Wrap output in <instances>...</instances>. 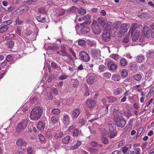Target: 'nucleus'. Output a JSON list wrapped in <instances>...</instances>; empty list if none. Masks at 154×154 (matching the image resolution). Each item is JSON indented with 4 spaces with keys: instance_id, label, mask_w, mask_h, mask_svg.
Segmentation results:
<instances>
[{
    "instance_id": "obj_22",
    "label": "nucleus",
    "mask_w": 154,
    "mask_h": 154,
    "mask_svg": "<svg viewBox=\"0 0 154 154\" xmlns=\"http://www.w3.org/2000/svg\"><path fill=\"white\" fill-rule=\"evenodd\" d=\"M98 24H97L100 25H101L102 27L103 25L106 23L105 22V19L101 17H99L98 18Z\"/></svg>"
},
{
    "instance_id": "obj_55",
    "label": "nucleus",
    "mask_w": 154,
    "mask_h": 154,
    "mask_svg": "<svg viewBox=\"0 0 154 154\" xmlns=\"http://www.w3.org/2000/svg\"><path fill=\"white\" fill-rule=\"evenodd\" d=\"M38 136L39 140L41 141L44 142L45 140V137L42 134H39L38 135Z\"/></svg>"
},
{
    "instance_id": "obj_45",
    "label": "nucleus",
    "mask_w": 154,
    "mask_h": 154,
    "mask_svg": "<svg viewBox=\"0 0 154 154\" xmlns=\"http://www.w3.org/2000/svg\"><path fill=\"white\" fill-rule=\"evenodd\" d=\"M82 143V142L80 141H78L76 144L74 145V146H72V149H77L79 146Z\"/></svg>"
},
{
    "instance_id": "obj_59",
    "label": "nucleus",
    "mask_w": 154,
    "mask_h": 154,
    "mask_svg": "<svg viewBox=\"0 0 154 154\" xmlns=\"http://www.w3.org/2000/svg\"><path fill=\"white\" fill-rule=\"evenodd\" d=\"M129 42V38L128 36H125L123 39V42L125 43H127Z\"/></svg>"
},
{
    "instance_id": "obj_42",
    "label": "nucleus",
    "mask_w": 154,
    "mask_h": 154,
    "mask_svg": "<svg viewBox=\"0 0 154 154\" xmlns=\"http://www.w3.org/2000/svg\"><path fill=\"white\" fill-rule=\"evenodd\" d=\"M112 79L115 81H118L120 80L121 77L118 75H115L112 76Z\"/></svg>"
},
{
    "instance_id": "obj_20",
    "label": "nucleus",
    "mask_w": 154,
    "mask_h": 154,
    "mask_svg": "<svg viewBox=\"0 0 154 154\" xmlns=\"http://www.w3.org/2000/svg\"><path fill=\"white\" fill-rule=\"evenodd\" d=\"M96 79V76H91L89 77L87 80L88 84L91 85L94 82Z\"/></svg>"
},
{
    "instance_id": "obj_27",
    "label": "nucleus",
    "mask_w": 154,
    "mask_h": 154,
    "mask_svg": "<svg viewBox=\"0 0 154 154\" xmlns=\"http://www.w3.org/2000/svg\"><path fill=\"white\" fill-rule=\"evenodd\" d=\"M112 121H110L108 124V127L109 128V130L111 131L113 130V129H116V126L115 124H112Z\"/></svg>"
},
{
    "instance_id": "obj_9",
    "label": "nucleus",
    "mask_w": 154,
    "mask_h": 154,
    "mask_svg": "<svg viewBox=\"0 0 154 154\" xmlns=\"http://www.w3.org/2000/svg\"><path fill=\"white\" fill-rule=\"evenodd\" d=\"M100 51L98 50L93 49L90 51V54L94 59H97L100 56Z\"/></svg>"
},
{
    "instance_id": "obj_49",
    "label": "nucleus",
    "mask_w": 154,
    "mask_h": 154,
    "mask_svg": "<svg viewBox=\"0 0 154 154\" xmlns=\"http://www.w3.org/2000/svg\"><path fill=\"white\" fill-rule=\"evenodd\" d=\"M148 57L149 58H154V51L153 50L150 51Z\"/></svg>"
},
{
    "instance_id": "obj_48",
    "label": "nucleus",
    "mask_w": 154,
    "mask_h": 154,
    "mask_svg": "<svg viewBox=\"0 0 154 154\" xmlns=\"http://www.w3.org/2000/svg\"><path fill=\"white\" fill-rule=\"evenodd\" d=\"M55 78V77L54 76V74H51L49 76L48 79V82H50Z\"/></svg>"
},
{
    "instance_id": "obj_35",
    "label": "nucleus",
    "mask_w": 154,
    "mask_h": 154,
    "mask_svg": "<svg viewBox=\"0 0 154 154\" xmlns=\"http://www.w3.org/2000/svg\"><path fill=\"white\" fill-rule=\"evenodd\" d=\"M59 48V47L57 45H54L53 46H49L48 47L47 49L48 50L50 51H57Z\"/></svg>"
},
{
    "instance_id": "obj_39",
    "label": "nucleus",
    "mask_w": 154,
    "mask_h": 154,
    "mask_svg": "<svg viewBox=\"0 0 154 154\" xmlns=\"http://www.w3.org/2000/svg\"><path fill=\"white\" fill-rule=\"evenodd\" d=\"M78 12L81 15H84L86 13V11L85 9L80 8L78 9Z\"/></svg>"
},
{
    "instance_id": "obj_31",
    "label": "nucleus",
    "mask_w": 154,
    "mask_h": 154,
    "mask_svg": "<svg viewBox=\"0 0 154 154\" xmlns=\"http://www.w3.org/2000/svg\"><path fill=\"white\" fill-rule=\"evenodd\" d=\"M112 130V131L111 130L109 131L110 135H109V137L110 138L113 137L116 135V129H114Z\"/></svg>"
},
{
    "instance_id": "obj_3",
    "label": "nucleus",
    "mask_w": 154,
    "mask_h": 154,
    "mask_svg": "<svg viewBox=\"0 0 154 154\" xmlns=\"http://www.w3.org/2000/svg\"><path fill=\"white\" fill-rule=\"evenodd\" d=\"M91 23V21H85L83 23H80V26H82L80 31L83 34H86L90 31V29L88 27Z\"/></svg>"
},
{
    "instance_id": "obj_41",
    "label": "nucleus",
    "mask_w": 154,
    "mask_h": 154,
    "mask_svg": "<svg viewBox=\"0 0 154 154\" xmlns=\"http://www.w3.org/2000/svg\"><path fill=\"white\" fill-rule=\"evenodd\" d=\"M78 8L75 6H73L69 9V12L71 13H76L78 12Z\"/></svg>"
},
{
    "instance_id": "obj_54",
    "label": "nucleus",
    "mask_w": 154,
    "mask_h": 154,
    "mask_svg": "<svg viewBox=\"0 0 154 154\" xmlns=\"http://www.w3.org/2000/svg\"><path fill=\"white\" fill-rule=\"evenodd\" d=\"M51 66L54 69H57L58 68V66L56 63L54 62H52L51 63Z\"/></svg>"
},
{
    "instance_id": "obj_52",
    "label": "nucleus",
    "mask_w": 154,
    "mask_h": 154,
    "mask_svg": "<svg viewBox=\"0 0 154 154\" xmlns=\"http://www.w3.org/2000/svg\"><path fill=\"white\" fill-rule=\"evenodd\" d=\"M12 23V21L11 20H8L7 21H5L3 22V23L2 25H4L5 26L6 25L7 26H8V25L11 24Z\"/></svg>"
},
{
    "instance_id": "obj_4",
    "label": "nucleus",
    "mask_w": 154,
    "mask_h": 154,
    "mask_svg": "<svg viewBox=\"0 0 154 154\" xmlns=\"http://www.w3.org/2000/svg\"><path fill=\"white\" fill-rule=\"evenodd\" d=\"M114 121L118 127L122 128L126 124L125 119L122 116L116 117L114 119Z\"/></svg>"
},
{
    "instance_id": "obj_29",
    "label": "nucleus",
    "mask_w": 154,
    "mask_h": 154,
    "mask_svg": "<svg viewBox=\"0 0 154 154\" xmlns=\"http://www.w3.org/2000/svg\"><path fill=\"white\" fill-rule=\"evenodd\" d=\"M119 63L120 65L123 66H126L128 64L126 59L124 58H122L120 60Z\"/></svg>"
},
{
    "instance_id": "obj_51",
    "label": "nucleus",
    "mask_w": 154,
    "mask_h": 154,
    "mask_svg": "<svg viewBox=\"0 0 154 154\" xmlns=\"http://www.w3.org/2000/svg\"><path fill=\"white\" fill-rule=\"evenodd\" d=\"M121 24V23L120 22H118L117 23H115L114 25L113 28L115 29H117L119 28Z\"/></svg>"
},
{
    "instance_id": "obj_12",
    "label": "nucleus",
    "mask_w": 154,
    "mask_h": 154,
    "mask_svg": "<svg viewBox=\"0 0 154 154\" xmlns=\"http://www.w3.org/2000/svg\"><path fill=\"white\" fill-rule=\"evenodd\" d=\"M142 33L144 35L148 38L149 37V29L148 26H144L142 29Z\"/></svg>"
},
{
    "instance_id": "obj_40",
    "label": "nucleus",
    "mask_w": 154,
    "mask_h": 154,
    "mask_svg": "<svg viewBox=\"0 0 154 154\" xmlns=\"http://www.w3.org/2000/svg\"><path fill=\"white\" fill-rule=\"evenodd\" d=\"M128 71L127 70L125 69L122 70L121 73V75L122 77H126L128 75Z\"/></svg>"
},
{
    "instance_id": "obj_16",
    "label": "nucleus",
    "mask_w": 154,
    "mask_h": 154,
    "mask_svg": "<svg viewBox=\"0 0 154 154\" xmlns=\"http://www.w3.org/2000/svg\"><path fill=\"white\" fill-rule=\"evenodd\" d=\"M128 67L133 72L136 71L138 69L137 64L134 63H130L129 64Z\"/></svg>"
},
{
    "instance_id": "obj_19",
    "label": "nucleus",
    "mask_w": 154,
    "mask_h": 154,
    "mask_svg": "<svg viewBox=\"0 0 154 154\" xmlns=\"http://www.w3.org/2000/svg\"><path fill=\"white\" fill-rule=\"evenodd\" d=\"M104 133H102V137L101 138V140L102 142V143L105 144H108L109 143V141L108 140V139L105 137H103V136L105 135L107 133V132L106 131H104Z\"/></svg>"
},
{
    "instance_id": "obj_60",
    "label": "nucleus",
    "mask_w": 154,
    "mask_h": 154,
    "mask_svg": "<svg viewBox=\"0 0 154 154\" xmlns=\"http://www.w3.org/2000/svg\"><path fill=\"white\" fill-rule=\"evenodd\" d=\"M20 8H21L22 11H24V10L27 11L29 9V7L26 6H22Z\"/></svg>"
},
{
    "instance_id": "obj_5",
    "label": "nucleus",
    "mask_w": 154,
    "mask_h": 154,
    "mask_svg": "<svg viewBox=\"0 0 154 154\" xmlns=\"http://www.w3.org/2000/svg\"><path fill=\"white\" fill-rule=\"evenodd\" d=\"M79 59L83 61L87 62L90 60V57L87 52L81 51L79 54Z\"/></svg>"
},
{
    "instance_id": "obj_50",
    "label": "nucleus",
    "mask_w": 154,
    "mask_h": 154,
    "mask_svg": "<svg viewBox=\"0 0 154 154\" xmlns=\"http://www.w3.org/2000/svg\"><path fill=\"white\" fill-rule=\"evenodd\" d=\"M119 111L116 109H114L113 110V114L114 115V119L116 117H118V115L119 113Z\"/></svg>"
},
{
    "instance_id": "obj_10",
    "label": "nucleus",
    "mask_w": 154,
    "mask_h": 154,
    "mask_svg": "<svg viewBox=\"0 0 154 154\" xmlns=\"http://www.w3.org/2000/svg\"><path fill=\"white\" fill-rule=\"evenodd\" d=\"M62 120L65 128H67L70 122V119L68 115L67 114L64 115Z\"/></svg>"
},
{
    "instance_id": "obj_34",
    "label": "nucleus",
    "mask_w": 154,
    "mask_h": 154,
    "mask_svg": "<svg viewBox=\"0 0 154 154\" xmlns=\"http://www.w3.org/2000/svg\"><path fill=\"white\" fill-rule=\"evenodd\" d=\"M2 26L0 28V33H2L7 31L8 29V27L4 25H2Z\"/></svg>"
},
{
    "instance_id": "obj_8",
    "label": "nucleus",
    "mask_w": 154,
    "mask_h": 154,
    "mask_svg": "<svg viewBox=\"0 0 154 154\" xmlns=\"http://www.w3.org/2000/svg\"><path fill=\"white\" fill-rule=\"evenodd\" d=\"M101 37L103 40L105 42H108L110 41L111 38L110 32L103 31Z\"/></svg>"
},
{
    "instance_id": "obj_38",
    "label": "nucleus",
    "mask_w": 154,
    "mask_h": 154,
    "mask_svg": "<svg viewBox=\"0 0 154 154\" xmlns=\"http://www.w3.org/2000/svg\"><path fill=\"white\" fill-rule=\"evenodd\" d=\"M107 69V67L103 64L100 65L99 67V70L100 72H103L106 71Z\"/></svg>"
},
{
    "instance_id": "obj_7",
    "label": "nucleus",
    "mask_w": 154,
    "mask_h": 154,
    "mask_svg": "<svg viewBox=\"0 0 154 154\" xmlns=\"http://www.w3.org/2000/svg\"><path fill=\"white\" fill-rule=\"evenodd\" d=\"M102 28L101 25L98 24H94L92 26V30L94 34H98L101 32Z\"/></svg>"
},
{
    "instance_id": "obj_6",
    "label": "nucleus",
    "mask_w": 154,
    "mask_h": 154,
    "mask_svg": "<svg viewBox=\"0 0 154 154\" xmlns=\"http://www.w3.org/2000/svg\"><path fill=\"white\" fill-rule=\"evenodd\" d=\"M130 26V25L128 23H123L121 25L119 31V33L121 34V36L124 35L127 32Z\"/></svg>"
},
{
    "instance_id": "obj_30",
    "label": "nucleus",
    "mask_w": 154,
    "mask_h": 154,
    "mask_svg": "<svg viewBox=\"0 0 154 154\" xmlns=\"http://www.w3.org/2000/svg\"><path fill=\"white\" fill-rule=\"evenodd\" d=\"M36 18L38 22L41 23H44L46 22L45 17H41V15L37 16Z\"/></svg>"
},
{
    "instance_id": "obj_37",
    "label": "nucleus",
    "mask_w": 154,
    "mask_h": 154,
    "mask_svg": "<svg viewBox=\"0 0 154 154\" xmlns=\"http://www.w3.org/2000/svg\"><path fill=\"white\" fill-rule=\"evenodd\" d=\"M149 29L151 31V36L154 38V23L150 26Z\"/></svg>"
},
{
    "instance_id": "obj_53",
    "label": "nucleus",
    "mask_w": 154,
    "mask_h": 154,
    "mask_svg": "<svg viewBox=\"0 0 154 154\" xmlns=\"http://www.w3.org/2000/svg\"><path fill=\"white\" fill-rule=\"evenodd\" d=\"M38 12L41 14H45L46 13V10L44 8H40L38 9Z\"/></svg>"
},
{
    "instance_id": "obj_61",
    "label": "nucleus",
    "mask_w": 154,
    "mask_h": 154,
    "mask_svg": "<svg viewBox=\"0 0 154 154\" xmlns=\"http://www.w3.org/2000/svg\"><path fill=\"white\" fill-rule=\"evenodd\" d=\"M79 84V82L77 80H75L74 81V82L73 84V86L74 87H76Z\"/></svg>"
},
{
    "instance_id": "obj_62",
    "label": "nucleus",
    "mask_w": 154,
    "mask_h": 154,
    "mask_svg": "<svg viewBox=\"0 0 154 154\" xmlns=\"http://www.w3.org/2000/svg\"><path fill=\"white\" fill-rule=\"evenodd\" d=\"M89 44L91 46H94L96 45V43L94 41H88Z\"/></svg>"
},
{
    "instance_id": "obj_18",
    "label": "nucleus",
    "mask_w": 154,
    "mask_h": 154,
    "mask_svg": "<svg viewBox=\"0 0 154 154\" xmlns=\"http://www.w3.org/2000/svg\"><path fill=\"white\" fill-rule=\"evenodd\" d=\"M37 128L40 130L43 131L45 127V123L42 121H39L37 124Z\"/></svg>"
},
{
    "instance_id": "obj_2",
    "label": "nucleus",
    "mask_w": 154,
    "mask_h": 154,
    "mask_svg": "<svg viewBox=\"0 0 154 154\" xmlns=\"http://www.w3.org/2000/svg\"><path fill=\"white\" fill-rule=\"evenodd\" d=\"M28 122V119H26L19 122L16 128V131L19 133L21 132L26 128Z\"/></svg>"
},
{
    "instance_id": "obj_14",
    "label": "nucleus",
    "mask_w": 154,
    "mask_h": 154,
    "mask_svg": "<svg viewBox=\"0 0 154 154\" xmlns=\"http://www.w3.org/2000/svg\"><path fill=\"white\" fill-rule=\"evenodd\" d=\"M108 67L109 70H114L116 69L117 65L111 61L107 63Z\"/></svg>"
},
{
    "instance_id": "obj_44",
    "label": "nucleus",
    "mask_w": 154,
    "mask_h": 154,
    "mask_svg": "<svg viewBox=\"0 0 154 154\" xmlns=\"http://www.w3.org/2000/svg\"><path fill=\"white\" fill-rule=\"evenodd\" d=\"M63 134V132L62 131H60L58 133H57L55 134L54 137L56 138L57 139L62 137Z\"/></svg>"
},
{
    "instance_id": "obj_47",
    "label": "nucleus",
    "mask_w": 154,
    "mask_h": 154,
    "mask_svg": "<svg viewBox=\"0 0 154 154\" xmlns=\"http://www.w3.org/2000/svg\"><path fill=\"white\" fill-rule=\"evenodd\" d=\"M79 134V130L78 129H75L72 133L73 136L74 137H76L78 136Z\"/></svg>"
},
{
    "instance_id": "obj_24",
    "label": "nucleus",
    "mask_w": 154,
    "mask_h": 154,
    "mask_svg": "<svg viewBox=\"0 0 154 154\" xmlns=\"http://www.w3.org/2000/svg\"><path fill=\"white\" fill-rule=\"evenodd\" d=\"M59 118L57 116H52L50 118L51 122L53 124H57L58 123Z\"/></svg>"
},
{
    "instance_id": "obj_46",
    "label": "nucleus",
    "mask_w": 154,
    "mask_h": 154,
    "mask_svg": "<svg viewBox=\"0 0 154 154\" xmlns=\"http://www.w3.org/2000/svg\"><path fill=\"white\" fill-rule=\"evenodd\" d=\"M86 42L84 40L79 39L78 42V45L80 46H84L86 45Z\"/></svg>"
},
{
    "instance_id": "obj_26",
    "label": "nucleus",
    "mask_w": 154,
    "mask_h": 154,
    "mask_svg": "<svg viewBox=\"0 0 154 154\" xmlns=\"http://www.w3.org/2000/svg\"><path fill=\"white\" fill-rule=\"evenodd\" d=\"M112 121H110L108 124V127L109 128V130L111 131L113 130V129H116V126L115 124H112Z\"/></svg>"
},
{
    "instance_id": "obj_11",
    "label": "nucleus",
    "mask_w": 154,
    "mask_h": 154,
    "mask_svg": "<svg viewBox=\"0 0 154 154\" xmlns=\"http://www.w3.org/2000/svg\"><path fill=\"white\" fill-rule=\"evenodd\" d=\"M112 25V23L108 21L102 27H104V31H106L110 33V30Z\"/></svg>"
},
{
    "instance_id": "obj_36",
    "label": "nucleus",
    "mask_w": 154,
    "mask_h": 154,
    "mask_svg": "<svg viewBox=\"0 0 154 154\" xmlns=\"http://www.w3.org/2000/svg\"><path fill=\"white\" fill-rule=\"evenodd\" d=\"M60 112V110L58 109L54 108L52 110L51 113L53 115L59 114Z\"/></svg>"
},
{
    "instance_id": "obj_57",
    "label": "nucleus",
    "mask_w": 154,
    "mask_h": 154,
    "mask_svg": "<svg viewBox=\"0 0 154 154\" xmlns=\"http://www.w3.org/2000/svg\"><path fill=\"white\" fill-rule=\"evenodd\" d=\"M14 42L13 41L11 40L9 42L8 46L10 48H12L14 46Z\"/></svg>"
},
{
    "instance_id": "obj_15",
    "label": "nucleus",
    "mask_w": 154,
    "mask_h": 154,
    "mask_svg": "<svg viewBox=\"0 0 154 154\" xmlns=\"http://www.w3.org/2000/svg\"><path fill=\"white\" fill-rule=\"evenodd\" d=\"M96 103L95 101L88 100L86 102V104L88 107L92 109L96 106Z\"/></svg>"
},
{
    "instance_id": "obj_13",
    "label": "nucleus",
    "mask_w": 154,
    "mask_h": 154,
    "mask_svg": "<svg viewBox=\"0 0 154 154\" xmlns=\"http://www.w3.org/2000/svg\"><path fill=\"white\" fill-rule=\"evenodd\" d=\"M27 143L22 138H18L16 142V144L18 146H26Z\"/></svg>"
},
{
    "instance_id": "obj_43",
    "label": "nucleus",
    "mask_w": 154,
    "mask_h": 154,
    "mask_svg": "<svg viewBox=\"0 0 154 154\" xmlns=\"http://www.w3.org/2000/svg\"><path fill=\"white\" fill-rule=\"evenodd\" d=\"M122 91V90L121 88H118L116 90H114V94L116 95H118L120 94Z\"/></svg>"
},
{
    "instance_id": "obj_1",
    "label": "nucleus",
    "mask_w": 154,
    "mask_h": 154,
    "mask_svg": "<svg viewBox=\"0 0 154 154\" xmlns=\"http://www.w3.org/2000/svg\"><path fill=\"white\" fill-rule=\"evenodd\" d=\"M43 110L42 106H37L33 108L30 113V118L32 120H37L41 117Z\"/></svg>"
},
{
    "instance_id": "obj_23",
    "label": "nucleus",
    "mask_w": 154,
    "mask_h": 154,
    "mask_svg": "<svg viewBox=\"0 0 154 154\" xmlns=\"http://www.w3.org/2000/svg\"><path fill=\"white\" fill-rule=\"evenodd\" d=\"M80 113L79 110L77 109H75L72 112V115L73 118H76Z\"/></svg>"
},
{
    "instance_id": "obj_21",
    "label": "nucleus",
    "mask_w": 154,
    "mask_h": 154,
    "mask_svg": "<svg viewBox=\"0 0 154 154\" xmlns=\"http://www.w3.org/2000/svg\"><path fill=\"white\" fill-rule=\"evenodd\" d=\"M139 31L138 30H137L134 33L132 38V40L133 42H135L139 38Z\"/></svg>"
},
{
    "instance_id": "obj_56",
    "label": "nucleus",
    "mask_w": 154,
    "mask_h": 154,
    "mask_svg": "<svg viewBox=\"0 0 154 154\" xmlns=\"http://www.w3.org/2000/svg\"><path fill=\"white\" fill-rule=\"evenodd\" d=\"M84 20L85 21H90V20L91 18V17L89 15H87L86 16L84 17Z\"/></svg>"
},
{
    "instance_id": "obj_64",
    "label": "nucleus",
    "mask_w": 154,
    "mask_h": 154,
    "mask_svg": "<svg viewBox=\"0 0 154 154\" xmlns=\"http://www.w3.org/2000/svg\"><path fill=\"white\" fill-rule=\"evenodd\" d=\"M27 152L28 154H32V149L31 147H29L27 149Z\"/></svg>"
},
{
    "instance_id": "obj_63",
    "label": "nucleus",
    "mask_w": 154,
    "mask_h": 154,
    "mask_svg": "<svg viewBox=\"0 0 154 154\" xmlns=\"http://www.w3.org/2000/svg\"><path fill=\"white\" fill-rule=\"evenodd\" d=\"M52 90L53 93L55 95H57L58 94V91L56 88H52Z\"/></svg>"
},
{
    "instance_id": "obj_33",
    "label": "nucleus",
    "mask_w": 154,
    "mask_h": 154,
    "mask_svg": "<svg viewBox=\"0 0 154 154\" xmlns=\"http://www.w3.org/2000/svg\"><path fill=\"white\" fill-rule=\"evenodd\" d=\"M107 98L109 103H112L117 101V99L115 97L111 96L108 97Z\"/></svg>"
},
{
    "instance_id": "obj_32",
    "label": "nucleus",
    "mask_w": 154,
    "mask_h": 154,
    "mask_svg": "<svg viewBox=\"0 0 154 154\" xmlns=\"http://www.w3.org/2000/svg\"><path fill=\"white\" fill-rule=\"evenodd\" d=\"M70 136L67 135L66 137L64 138L62 140V142L65 144H68L70 140Z\"/></svg>"
},
{
    "instance_id": "obj_17",
    "label": "nucleus",
    "mask_w": 154,
    "mask_h": 154,
    "mask_svg": "<svg viewBox=\"0 0 154 154\" xmlns=\"http://www.w3.org/2000/svg\"><path fill=\"white\" fill-rule=\"evenodd\" d=\"M138 26V24L137 23H133L132 24L129 31V33H131V35L132 36L133 33L134 32Z\"/></svg>"
},
{
    "instance_id": "obj_28",
    "label": "nucleus",
    "mask_w": 154,
    "mask_h": 154,
    "mask_svg": "<svg viewBox=\"0 0 154 154\" xmlns=\"http://www.w3.org/2000/svg\"><path fill=\"white\" fill-rule=\"evenodd\" d=\"M145 57L143 55H140L138 56L136 59L137 62L141 63L142 62L144 58Z\"/></svg>"
},
{
    "instance_id": "obj_58",
    "label": "nucleus",
    "mask_w": 154,
    "mask_h": 154,
    "mask_svg": "<svg viewBox=\"0 0 154 154\" xmlns=\"http://www.w3.org/2000/svg\"><path fill=\"white\" fill-rule=\"evenodd\" d=\"M68 75H60L59 77L60 80H64L67 78V77H68Z\"/></svg>"
},
{
    "instance_id": "obj_25",
    "label": "nucleus",
    "mask_w": 154,
    "mask_h": 154,
    "mask_svg": "<svg viewBox=\"0 0 154 154\" xmlns=\"http://www.w3.org/2000/svg\"><path fill=\"white\" fill-rule=\"evenodd\" d=\"M142 74L140 73L139 74H137L133 76L134 79L137 81H140L142 78Z\"/></svg>"
}]
</instances>
